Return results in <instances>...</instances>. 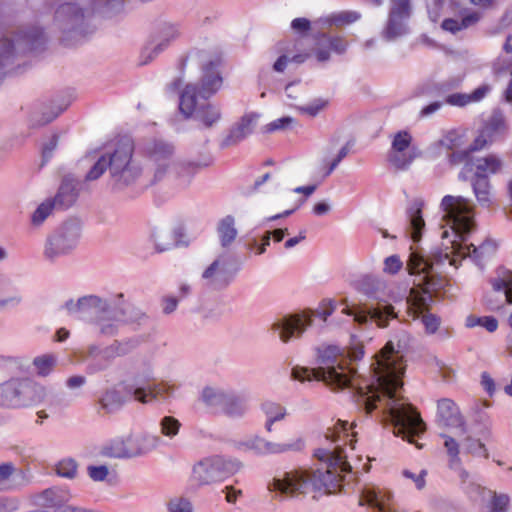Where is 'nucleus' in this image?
Instances as JSON below:
<instances>
[{
  "mask_svg": "<svg viewBox=\"0 0 512 512\" xmlns=\"http://www.w3.org/2000/svg\"><path fill=\"white\" fill-rule=\"evenodd\" d=\"M441 208L444 212L443 220L451 228L454 238L448 239L449 233L444 230L442 238L446 243L443 242L442 247L433 248L427 256L413 251L407 260V271L411 275L421 277L417 285L422 287L424 292L430 289L432 274L446 261L449 265L457 267L462 259L470 257L480 265L497 250V243L491 239H486L478 246L463 244L475 229V206L469 199L446 195L441 201Z\"/></svg>",
  "mask_w": 512,
  "mask_h": 512,
  "instance_id": "1",
  "label": "nucleus"
},
{
  "mask_svg": "<svg viewBox=\"0 0 512 512\" xmlns=\"http://www.w3.org/2000/svg\"><path fill=\"white\" fill-rule=\"evenodd\" d=\"M412 342L413 337L409 332L404 329L395 330L371 364L376 389L388 398L384 413L394 426V434L411 443L413 437L425 431V424L410 404L395 399V392L402 385L401 376L404 373L401 353L408 350Z\"/></svg>",
  "mask_w": 512,
  "mask_h": 512,
  "instance_id": "2",
  "label": "nucleus"
},
{
  "mask_svg": "<svg viewBox=\"0 0 512 512\" xmlns=\"http://www.w3.org/2000/svg\"><path fill=\"white\" fill-rule=\"evenodd\" d=\"M317 368L295 367L292 377L300 382L316 379L324 382L330 388H352L356 391L359 402L364 406L366 414H370L381 402L374 382L368 383L358 373L355 366L348 364V359L337 346H327L318 349Z\"/></svg>",
  "mask_w": 512,
  "mask_h": 512,
  "instance_id": "3",
  "label": "nucleus"
},
{
  "mask_svg": "<svg viewBox=\"0 0 512 512\" xmlns=\"http://www.w3.org/2000/svg\"><path fill=\"white\" fill-rule=\"evenodd\" d=\"M64 308L69 315L93 323L96 333L102 337L117 335L120 323L141 326L148 319L139 307L125 301L123 293L113 298L87 295L76 301L71 299L65 303Z\"/></svg>",
  "mask_w": 512,
  "mask_h": 512,
  "instance_id": "4",
  "label": "nucleus"
},
{
  "mask_svg": "<svg viewBox=\"0 0 512 512\" xmlns=\"http://www.w3.org/2000/svg\"><path fill=\"white\" fill-rule=\"evenodd\" d=\"M125 0H64L59 2L53 14L52 26L60 34L62 42H78L93 33L91 18L94 12L112 16L120 12Z\"/></svg>",
  "mask_w": 512,
  "mask_h": 512,
  "instance_id": "5",
  "label": "nucleus"
},
{
  "mask_svg": "<svg viewBox=\"0 0 512 512\" xmlns=\"http://www.w3.org/2000/svg\"><path fill=\"white\" fill-rule=\"evenodd\" d=\"M133 153V143L130 140L122 141L113 152H106L97 159L85 180L95 181L108 171L113 188L121 190L134 184L141 177L143 167Z\"/></svg>",
  "mask_w": 512,
  "mask_h": 512,
  "instance_id": "6",
  "label": "nucleus"
},
{
  "mask_svg": "<svg viewBox=\"0 0 512 512\" xmlns=\"http://www.w3.org/2000/svg\"><path fill=\"white\" fill-rule=\"evenodd\" d=\"M351 472V466L349 470H342V467H326L325 471L293 470L275 477L269 484V489L289 497L306 494L310 488L324 489L327 493H333L339 489L341 482L345 479L343 474Z\"/></svg>",
  "mask_w": 512,
  "mask_h": 512,
  "instance_id": "7",
  "label": "nucleus"
},
{
  "mask_svg": "<svg viewBox=\"0 0 512 512\" xmlns=\"http://www.w3.org/2000/svg\"><path fill=\"white\" fill-rule=\"evenodd\" d=\"M46 397V387L27 377H13L0 383L1 408H28L43 402Z\"/></svg>",
  "mask_w": 512,
  "mask_h": 512,
  "instance_id": "8",
  "label": "nucleus"
},
{
  "mask_svg": "<svg viewBox=\"0 0 512 512\" xmlns=\"http://www.w3.org/2000/svg\"><path fill=\"white\" fill-rule=\"evenodd\" d=\"M146 155L154 167V179L162 180L168 172L174 170L178 177L186 178L193 174L197 165L174 159V146L164 140L154 139L145 147Z\"/></svg>",
  "mask_w": 512,
  "mask_h": 512,
  "instance_id": "9",
  "label": "nucleus"
},
{
  "mask_svg": "<svg viewBox=\"0 0 512 512\" xmlns=\"http://www.w3.org/2000/svg\"><path fill=\"white\" fill-rule=\"evenodd\" d=\"M82 223L76 218H71L62 223L50 234L44 245V257L54 261L59 257L69 254L74 250L80 240Z\"/></svg>",
  "mask_w": 512,
  "mask_h": 512,
  "instance_id": "10",
  "label": "nucleus"
},
{
  "mask_svg": "<svg viewBox=\"0 0 512 512\" xmlns=\"http://www.w3.org/2000/svg\"><path fill=\"white\" fill-rule=\"evenodd\" d=\"M140 344L139 338L125 341H114L101 349L97 345H89L82 355V361L87 362V373L96 374L106 370L116 357L124 356Z\"/></svg>",
  "mask_w": 512,
  "mask_h": 512,
  "instance_id": "11",
  "label": "nucleus"
},
{
  "mask_svg": "<svg viewBox=\"0 0 512 512\" xmlns=\"http://www.w3.org/2000/svg\"><path fill=\"white\" fill-rule=\"evenodd\" d=\"M45 41V33L37 26L21 29L16 36V45L9 38L0 36V80L4 76L5 68L10 64L16 48L22 52L34 51L39 49Z\"/></svg>",
  "mask_w": 512,
  "mask_h": 512,
  "instance_id": "12",
  "label": "nucleus"
},
{
  "mask_svg": "<svg viewBox=\"0 0 512 512\" xmlns=\"http://www.w3.org/2000/svg\"><path fill=\"white\" fill-rule=\"evenodd\" d=\"M179 109L185 117L195 115L206 128L216 125L222 117L221 109L212 103L199 104L197 86L188 84L180 95Z\"/></svg>",
  "mask_w": 512,
  "mask_h": 512,
  "instance_id": "13",
  "label": "nucleus"
},
{
  "mask_svg": "<svg viewBox=\"0 0 512 512\" xmlns=\"http://www.w3.org/2000/svg\"><path fill=\"white\" fill-rule=\"evenodd\" d=\"M240 464L213 457L200 461L193 468V476L200 484H210L222 480L226 475L238 470Z\"/></svg>",
  "mask_w": 512,
  "mask_h": 512,
  "instance_id": "14",
  "label": "nucleus"
},
{
  "mask_svg": "<svg viewBox=\"0 0 512 512\" xmlns=\"http://www.w3.org/2000/svg\"><path fill=\"white\" fill-rule=\"evenodd\" d=\"M198 61L202 65L201 87L197 89V98L208 99L222 86V77L218 71L219 59H210L205 53L187 57L185 61Z\"/></svg>",
  "mask_w": 512,
  "mask_h": 512,
  "instance_id": "15",
  "label": "nucleus"
},
{
  "mask_svg": "<svg viewBox=\"0 0 512 512\" xmlns=\"http://www.w3.org/2000/svg\"><path fill=\"white\" fill-rule=\"evenodd\" d=\"M436 422L438 426L452 430L456 435H465L468 427L459 407L454 401L443 398L438 401Z\"/></svg>",
  "mask_w": 512,
  "mask_h": 512,
  "instance_id": "16",
  "label": "nucleus"
},
{
  "mask_svg": "<svg viewBox=\"0 0 512 512\" xmlns=\"http://www.w3.org/2000/svg\"><path fill=\"white\" fill-rule=\"evenodd\" d=\"M491 285L493 292L484 300L489 310H498L504 303L512 304V271H500L497 277L491 280Z\"/></svg>",
  "mask_w": 512,
  "mask_h": 512,
  "instance_id": "17",
  "label": "nucleus"
},
{
  "mask_svg": "<svg viewBox=\"0 0 512 512\" xmlns=\"http://www.w3.org/2000/svg\"><path fill=\"white\" fill-rule=\"evenodd\" d=\"M234 275L235 272L230 267V257L223 254L203 271L202 278L211 288L223 290L232 282Z\"/></svg>",
  "mask_w": 512,
  "mask_h": 512,
  "instance_id": "18",
  "label": "nucleus"
},
{
  "mask_svg": "<svg viewBox=\"0 0 512 512\" xmlns=\"http://www.w3.org/2000/svg\"><path fill=\"white\" fill-rule=\"evenodd\" d=\"M312 325V319L308 315H291L276 321L272 330L278 334L283 343L289 342L293 337L299 338L307 327Z\"/></svg>",
  "mask_w": 512,
  "mask_h": 512,
  "instance_id": "19",
  "label": "nucleus"
},
{
  "mask_svg": "<svg viewBox=\"0 0 512 512\" xmlns=\"http://www.w3.org/2000/svg\"><path fill=\"white\" fill-rule=\"evenodd\" d=\"M181 35L178 25L173 23H164L159 30L157 38L149 43L142 51L143 63L152 61L160 53L169 47Z\"/></svg>",
  "mask_w": 512,
  "mask_h": 512,
  "instance_id": "20",
  "label": "nucleus"
},
{
  "mask_svg": "<svg viewBox=\"0 0 512 512\" xmlns=\"http://www.w3.org/2000/svg\"><path fill=\"white\" fill-rule=\"evenodd\" d=\"M346 315L354 317V321L360 325L366 324L369 320H373L376 324L385 328L388 326L389 320L397 318V314L394 311V307L390 304H377V306L365 311H355L350 308H346L342 311Z\"/></svg>",
  "mask_w": 512,
  "mask_h": 512,
  "instance_id": "21",
  "label": "nucleus"
},
{
  "mask_svg": "<svg viewBox=\"0 0 512 512\" xmlns=\"http://www.w3.org/2000/svg\"><path fill=\"white\" fill-rule=\"evenodd\" d=\"M174 390L175 386L166 382L148 383L144 385L140 381H137L135 387L129 388L128 394L130 397H133L134 400L147 404L158 398L171 395Z\"/></svg>",
  "mask_w": 512,
  "mask_h": 512,
  "instance_id": "22",
  "label": "nucleus"
},
{
  "mask_svg": "<svg viewBox=\"0 0 512 512\" xmlns=\"http://www.w3.org/2000/svg\"><path fill=\"white\" fill-rule=\"evenodd\" d=\"M412 137L406 131L398 132L392 142L389 162L397 169H406L414 159V154L408 151Z\"/></svg>",
  "mask_w": 512,
  "mask_h": 512,
  "instance_id": "23",
  "label": "nucleus"
},
{
  "mask_svg": "<svg viewBox=\"0 0 512 512\" xmlns=\"http://www.w3.org/2000/svg\"><path fill=\"white\" fill-rule=\"evenodd\" d=\"M315 57L318 62H327L330 59V50L337 54H344L349 46L343 36H331L326 32L320 33L317 38Z\"/></svg>",
  "mask_w": 512,
  "mask_h": 512,
  "instance_id": "24",
  "label": "nucleus"
},
{
  "mask_svg": "<svg viewBox=\"0 0 512 512\" xmlns=\"http://www.w3.org/2000/svg\"><path fill=\"white\" fill-rule=\"evenodd\" d=\"M258 119L259 114L254 112L243 115L231 128L229 135L223 140L222 146L230 147L244 140L253 132Z\"/></svg>",
  "mask_w": 512,
  "mask_h": 512,
  "instance_id": "25",
  "label": "nucleus"
},
{
  "mask_svg": "<svg viewBox=\"0 0 512 512\" xmlns=\"http://www.w3.org/2000/svg\"><path fill=\"white\" fill-rule=\"evenodd\" d=\"M24 301L15 281L7 274L0 273V311L17 308Z\"/></svg>",
  "mask_w": 512,
  "mask_h": 512,
  "instance_id": "26",
  "label": "nucleus"
},
{
  "mask_svg": "<svg viewBox=\"0 0 512 512\" xmlns=\"http://www.w3.org/2000/svg\"><path fill=\"white\" fill-rule=\"evenodd\" d=\"M505 130V117L502 112L495 110L487 120L481 134L475 139L473 150H480L488 143L493 141V138Z\"/></svg>",
  "mask_w": 512,
  "mask_h": 512,
  "instance_id": "27",
  "label": "nucleus"
},
{
  "mask_svg": "<svg viewBox=\"0 0 512 512\" xmlns=\"http://www.w3.org/2000/svg\"><path fill=\"white\" fill-rule=\"evenodd\" d=\"M409 17L387 14V19L381 31L385 41H396L409 33Z\"/></svg>",
  "mask_w": 512,
  "mask_h": 512,
  "instance_id": "28",
  "label": "nucleus"
},
{
  "mask_svg": "<svg viewBox=\"0 0 512 512\" xmlns=\"http://www.w3.org/2000/svg\"><path fill=\"white\" fill-rule=\"evenodd\" d=\"M77 182L70 177L63 178L57 194L51 198L59 210L70 208L78 199Z\"/></svg>",
  "mask_w": 512,
  "mask_h": 512,
  "instance_id": "29",
  "label": "nucleus"
},
{
  "mask_svg": "<svg viewBox=\"0 0 512 512\" xmlns=\"http://www.w3.org/2000/svg\"><path fill=\"white\" fill-rule=\"evenodd\" d=\"M71 494L68 490L61 487L48 488L34 496V502L41 507H58L69 502Z\"/></svg>",
  "mask_w": 512,
  "mask_h": 512,
  "instance_id": "30",
  "label": "nucleus"
},
{
  "mask_svg": "<svg viewBox=\"0 0 512 512\" xmlns=\"http://www.w3.org/2000/svg\"><path fill=\"white\" fill-rule=\"evenodd\" d=\"M390 498V492H383L374 486H366L362 490L359 504L376 507L380 512H395V510L391 508L386 509V503L390 500Z\"/></svg>",
  "mask_w": 512,
  "mask_h": 512,
  "instance_id": "31",
  "label": "nucleus"
},
{
  "mask_svg": "<svg viewBox=\"0 0 512 512\" xmlns=\"http://www.w3.org/2000/svg\"><path fill=\"white\" fill-rule=\"evenodd\" d=\"M132 458L146 455L159 447L161 437L158 435L142 433L129 439Z\"/></svg>",
  "mask_w": 512,
  "mask_h": 512,
  "instance_id": "32",
  "label": "nucleus"
},
{
  "mask_svg": "<svg viewBox=\"0 0 512 512\" xmlns=\"http://www.w3.org/2000/svg\"><path fill=\"white\" fill-rule=\"evenodd\" d=\"M248 409V398L230 390L221 413L232 419H240L246 415Z\"/></svg>",
  "mask_w": 512,
  "mask_h": 512,
  "instance_id": "33",
  "label": "nucleus"
},
{
  "mask_svg": "<svg viewBox=\"0 0 512 512\" xmlns=\"http://www.w3.org/2000/svg\"><path fill=\"white\" fill-rule=\"evenodd\" d=\"M491 91L488 84H483L471 93H453L446 97L445 102L451 106L465 107L472 103H478Z\"/></svg>",
  "mask_w": 512,
  "mask_h": 512,
  "instance_id": "34",
  "label": "nucleus"
},
{
  "mask_svg": "<svg viewBox=\"0 0 512 512\" xmlns=\"http://www.w3.org/2000/svg\"><path fill=\"white\" fill-rule=\"evenodd\" d=\"M422 206L423 203L420 200H414L407 209L408 230L414 242L420 241L422 230L425 227V221L422 217Z\"/></svg>",
  "mask_w": 512,
  "mask_h": 512,
  "instance_id": "35",
  "label": "nucleus"
},
{
  "mask_svg": "<svg viewBox=\"0 0 512 512\" xmlns=\"http://www.w3.org/2000/svg\"><path fill=\"white\" fill-rule=\"evenodd\" d=\"M502 168V161L495 155L472 158L470 170H475L473 177H488L495 174Z\"/></svg>",
  "mask_w": 512,
  "mask_h": 512,
  "instance_id": "36",
  "label": "nucleus"
},
{
  "mask_svg": "<svg viewBox=\"0 0 512 512\" xmlns=\"http://www.w3.org/2000/svg\"><path fill=\"white\" fill-rule=\"evenodd\" d=\"M471 186L478 204L489 208L493 204L492 186L488 177H473Z\"/></svg>",
  "mask_w": 512,
  "mask_h": 512,
  "instance_id": "37",
  "label": "nucleus"
},
{
  "mask_svg": "<svg viewBox=\"0 0 512 512\" xmlns=\"http://www.w3.org/2000/svg\"><path fill=\"white\" fill-rule=\"evenodd\" d=\"M315 457L327 464V467H342V470H349L350 464L346 461V455L343 454L341 447H337L334 451L319 448L315 451Z\"/></svg>",
  "mask_w": 512,
  "mask_h": 512,
  "instance_id": "38",
  "label": "nucleus"
},
{
  "mask_svg": "<svg viewBox=\"0 0 512 512\" xmlns=\"http://www.w3.org/2000/svg\"><path fill=\"white\" fill-rule=\"evenodd\" d=\"M261 411L266 417L265 429L267 432H272L273 424L283 420L287 415L286 407L274 401L263 402Z\"/></svg>",
  "mask_w": 512,
  "mask_h": 512,
  "instance_id": "39",
  "label": "nucleus"
},
{
  "mask_svg": "<svg viewBox=\"0 0 512 512\" xmlns=\"http://www.w3.org/2000/svg\"><path fill=\"white\" fill-rule=\"evenodd\" d=\"M100 454L109 458H132L129 440L124 439H114L106 443L101 447Z\"/></svg>",
  "mask_w": 512,
  "mask_h": 512,
  "instance_id": "40",
  "label": "nucleus"
},
{
  "mask_svg": "<svg viewBox=\"0 0 512 512\" xmlns=\"http://www.w3.org/2000/svg\"><path fill=\"white\" fill-rule=\"evenodd\" d=\"M128 400L129 397L125 396L120 391L109 389L104 392L99 400V404L101 409L106 413H114L120 410Z\"/></svg>",
  "mask_w": 512,
  "mask_h": 512,
  "instance_id": "41",
  "label": "nucleus"
},
{
  "mask_svg": "<svg viewBox=\"0 0 512 512\" xmlns=\"http://www.w3.org/2000/svg\"><path fill=\"white\" fill-rule=\"evenodd\" d=\"M229 392L230 390L222 388L206 387L202 391L201 398L206 406L221 412Z\"/></svg>",
  "mask_w": 512,
  "mask_h": 512,
  "instance_id": "42",
  "label": "nucleus"
},
{
  "mask_svg": "<svg viewBox=\"0 0 512 512\" xmlns=\"http://www.w3.org/2000/svg\"><path fill=\"white\" fill-rule=\"evenodd\" d=\"M316 188H317L316 185L300 186V187L295 188L293 190V192L298 193V194H303L305 198L296 199L294 201H289L288 198H285L283 200V206H287L290 204L291 207L282 213H279V214L269 217L267 220L273 221V220L291 215L294 211H296L305 202L306 198H308L309 196H311L314 193Z\"/></svg>",
  "mask_w": 512,
  "mask_h": 512,
  "instance_id": "43",
  "label": "nucleus"
},
{
  "mask_svg": "<svg viewBox=\"0 0 512 512\" xmlns=\"http://www.w3.org/2000/svg\"><path fill=\"white\" fill-rule=\"evenodd\" d=\"M157 252H165L176 244V234L170 228H159L152 234Z\"/></svg>",
  "mask_w": 512,
  "mask_h": 512,
  "instance_id": "44",
  "label": "nucleus"
},
{
  "mask_svg": "<svg viewBox=\"0 0 512 512\" xmlns=\"http://www.w3.org/2000/svg\"><path fill=\"white\" fill-rule=\"evenodd\" d=\"M479 19H480V14L474 12V13H471V14L463 17L461 20L453 19V18H446L443 20L441 27L445 31L456 34L457 32L474 25L475 23L478 22Z\"/></svg>",
  "mask_w": 512,
  "mask_h": 512,
  "instance_id": "45",
  "label": "nucleus"
},
{
  "mask_svg": "<svg viewBox=\"0 0 512 512\" xmlns=\"http://www.w3.org/2000/svg\"><path fill=\"white\" fill-rule=\"evenodd\" d=\"M305 446L303 438H297L288 443H276L264 439V455L279 454L288 451H301Z\"/></svg>",
  "mask_w": 512,
  "mask_h": 512,
  "instance_id": "46",
  "label": "nucleus"
},
{
  "mask_svg": "<svg viewBox=\"0 0 512 512\" xmlns=\"http://www.w3.org/2000/svg\"><path fill=\"white\" fill-rule=\"evenodd\" d=\"M424 307H425V298L422 297L419 299V309L421 311L420 312L415 311L414 318L421 317V322L423 323V325L425 327L426 333L434 334L440 327L441 319L432 313L424 312L423 311Z\"/></svg>",
  "mask_w": 512,
  "mask_h": 512,
  "instance_id": "47",
  "label": "nucleus"
},
{
  "mask_svg": "<svg viewBox=\"0 0 512 512\" xmlns=\"http://www.w3.org/2000/svg\"><path fill=\"white\" fill-rule=\"evenodd\" d=\"M218 233L223 247H227L234 241L237 236V230L234 226V218L232 216H226L220 221Z\"/></svg>",
  "mask_w": 512,
  "mask_h": 512,
  "instance_id": "48",
  "label": "nucleus"
},
{
  "mask_svg": "<svg viewBox=\"0 0 512 512\" xmlns=\"http://www.w3.org/2000/svg\"><path fill=\"white\" fill-rule=\"evenodd\" d=\"M489 500L487 501L488 512H508L510 497L505 493H497L496 491L488 490Z\"/></svg>",
  "mask_w": 512,
  "mask_h": 512,
  "instance_id": "49",
  "label": "nucleus"
},
{
  "mask_svg": "<svg viewBox=\"0 0 512 512\" xmlns=\"http://www.w3.org/2000/svg\"><path fill=\"white\" fill-rule=\"evenodd\" d=\"M54 210H59V208L51 200V197L47 198L33 212L31 216V223L34 226H40L53 213Z\"/></svg>",
  "mask_w": 512,
  "mask_h": 512,
  "instance_id": "50",
  "label": "nucleus"
},
{
  "mask_svg": "<svg viewBox=\"0 0 512 512\" xmlns=\"http://www.w3.org/2000/svg\"><path fill=\"white\" fill-rule=\"evenodd\" d=\"M159 430L161 435L173 439L180 431L181 423L173 416H164L159 421Z\"/></svg>",
  "mask_w": 512,
  "mask_h": 512,
  "instance_id": "51",
  "label": "nucleus"
},
{
  "mask_svg": "<svg viewBox=\"0 0 512 512\" xmlns=\"http://www.w3.org/2000/svg\"><path fill=\"white\" fill-rule=\"evenodd\" d=\"M440 147L447 151L463 148L466 145L464 135L457 131H449L439 141Z\"/></svg>",
  "mask_w": 512,
  "mask_h": 512,
  "instance_id": "52",
  "label": "nucleus"
},
{
  "mask_svg": "<svg viewBox=\"0 0 512 512\" xmlns=\"http://www.w3.org/2000/svg\"><path fill=\"white\" fill-rule=\"evenodd\" d=\"M412 13L411 0H389L388 14L411 18Z\"/></svg>",
  "mask_w": 512,
  "mask_h": 512,
  "instance_id": "53",
  "label": "nucleus"
},
{
  "mask_svg": "<svg viewBox=\"0 0 512 512\" xmlns=\"http://www.w3.org/2000/svg\"><path fill=\"white\" fill-rule=\"evenodd\" d=\"M463 449L476 457H484L487 459L489 457V453L485 447V445L478 439H474L470 436L465 437V439L462 441Z\"/></svg>",
  "mask_w": 512,
  "mask_h": 512,
  "instance_id": "54",
  "label": "nucleus"
},
{
  "mask_svg": "<svg viewBox=\"0 0 512 512\" xmlns=\"http://www.w3.org/2000/svg\"><path fill=\"white\" fill-rule=\"evenodd\" d=\"M56 364V358L52 355H42L33 360L37 374L41 377L48 376Z\"/></svg>",
  "mask_w": 512,
  "mask_h": 512,
  "instance_id": "55",
  "label": "nucleus"
},
{
  "mask_svg": "<svg viewBox=\"0 0 512 512\" xmlns=\"http://www.w3.org/2000/svg\"><path fill=\"white\" fill-rule=\"evenodd\" d=\"M78 472V464L73 458H64L56 465V473L65 478L73 479Z\"/></svg>",
  "mask_w": 512,
  "mask_h": 512,
  "instance_id": "56",
  "label": "nucleus"
},
{
  "mask_svg": "<svg viewBox=\"0 0 512 512\" xmlns=\"http://www.w3.org/2000/svg\"><path fill=\"white\" fill-rule=\"evenodd\" d=\"M442 437L445 439L444 446L447 449V453L450 457V467H459L461 462L459 458V443L449 435L443 434Z\"/></svg>",
  "mask_w": 512,
  "mask_h": 512,
  "instance_id": "57",
  "label": "nucleus"
},
{
  "mask_svg": "<svg viewBox=\"0 0 512 512\" xmlns=\"http://www.w3.org/2000/svg\"><path fill=\"white\" fill-rule=\"evenodd\" d=\"M361 18V14L357 11H340L332 14V22L337 28L350 25Z\"/></svg>",
  "mask_w": 512,
  "mask_h": 512,
  "instance_id": "58",
  "label": "nucleus"
},
{
  "mask_svg": "<svg viewBox=\"0 0 512 512\" xmlns=\"http://www.w3.org/2000/svg\"><path fill=\"white\" fill-rule=\"evenodd\" d=\"M471 150H473V146L471 147ZM471 160L472 157L470 156V149L466 148V145L463 146V148L451 151V153L448 155V162L451 165H459L464 163L467 167H470Z\"/></svg>",
  "mask_w": 512,
  "mask_h": 512,
  "instance_id": "59",
  "label": "nucleus"
},
{
  "mask_svg": "<svg viewBox=\"0 0 512 512\" xmlns=\"http://www.w3.org/2000/svg\"><path fill=\"white\" fill-rule=\"evenodd\" d=\"M354 426H355V423H352L350 425V428H353ZM348 429H349L348 421L338 420L333 428H329L327 430L326 438L333 442L338 441L341 437V434H343L344 437L347 438L349 436Z\"/></svg>",
  "mask_w": 512,
  "mask_h": 512,
  "instance_id": "60",
  "label": "nucleus"
},
{
  "mask_svg": "<svg viewBox=\"0 0 512 512\" xmlns=\"http://www.w3.org/2000/svg\"><path fill=\"white\" fill-rule=\"evenodd\" d=\"M295 123V119L286 116L276 119L264 126L263 130L266 133H272L278 130H287Z\"/></svg>",
  "mask_w": 512,
  "mask_h": 512,
  "instance_id": "61",
  "label": "nucleus"
},
{
  "mask_svg": "<svg viewBox=\"0 0 512 512\" xmlns=\"http://www.w3.org/2000/svg\"><path fill=\"white\" fill-rule=\"evenodd\" d=\"M243 450L253 451L256 454L264 455V438L259 436L251 437L239 444Z\"/></svg>",
  "mask_w": 512,
  "mask_h": 512,
  "instance_id": "62",
  "label": "nucleus"
},
{
  "mask_svg": "<svg viewBox=\"0 0 512 512\" xmlns=\"http://www.w3.org/2000/svg\"><path fill=\"white\" fill-rule=\"evenodd\" d=\"M427 12L432 22H437L443 13V0H426Z\"/></svg>",
  "mask_w": 512,
  "mask_h": 512,
  "instance_id": "63",
  "label": "nucleus"
},
{
  "mask_svg": "<svg viewBox=\"0 0 512 512\" xmlns=\"http://www.w3.org/2000/svg\"><path fill=\"white\" fill-rule=\"evenodd\" d=\"M169 512H192L191 503L182 498H175L168 503Z\"/></svg>",
  "mask_w": 512,
  "mask_h": 512,
  "instance_id": "64",
  "label": "nucleus"
}]
</instances>
